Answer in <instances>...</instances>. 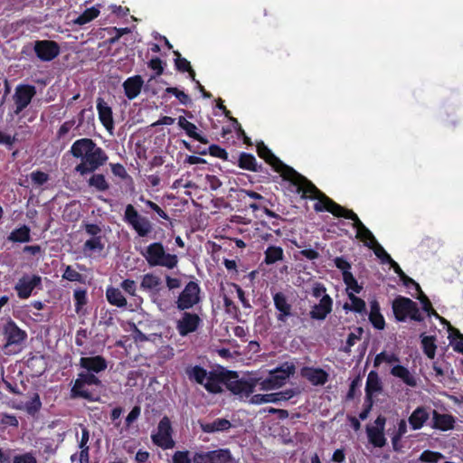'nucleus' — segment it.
Instances as JSON below:
<instances>
[{
  "mask_svg": "<svg viewBox=\"0 0 463 463\" xmlns=\"http://www.w3.org/2000/svg\"><path fill=\"white\" fill-rule=\"evenodd\" d=\"M100 379L94 373H90L88 371L81 372L78 374L77 379L75 380L71 392L72 398H82L89 402H97L99 401V397L94 396V394L84 389L85 385H95L101 386Z\"/></svg>",
  "mask_w": 463,
  "mask_h": 463,
  "instance_id": "39448f33",
  "label": "nucleus"
},
{
  "mask_svg": "<svg viewBox=\"0 0 463 463\" xmlns=\"http://www.w3.org/2000/svg\"><path fill=\"white\" fill-rule=\"evenodd\" d=\"M333 310V299L329 295H324L319 303L315 304L310 311L309 317L313 320H325Z\"/></svg>",
  "mask_w": 463,
  "mask_h": 463,
  "instance_id": "4be33fe9",
  "label": "nucleus"
},
{
  "mask_svg": "<svg viewBox=\"0 0 463 463\" xmlns=\"http://www.w3.org/2000/svg\"><path fill=\"white\" fill-rule=\"evenodd\" d=\"M420 344L424 354L430 358L434 359L436 354V337L433 335H420Z\"/></svg>",
  "mask_w": 463,
  "mask_h": 463,
  "instance_id": "a19ab883",
  "label": "nucleus"
},
{
  "mask_svg": "<svg viewBox=\"0 0 463 463\" xmlns=\"http://www.w3.org/2000/svg\"><path fill=\"white\" fill-rule=\"evenodd\" d=\"M31 179L35 184L43 185L49 180V175L43 171L37 170L31 174Z\"/></svg>",
  "mask_w": 463,
  "mask_h": 463,
  "instance_id": "774afa93",
  "label": "nucleus"
},
{
  "mask_svg": "<svg viewBox=\"0 0 463 463\" xmlns=\"http://www.w3.org/2000/svg\"><path fill=\"white\" fill-rule=\"evenodd\" d=\"M383 390V384L378 373L371 371L367 376L365 385L366 401L373 400V395L376 392H380Z\"/></svg>",
  "mask_w": 463,
  "mask_h": 463,
  "instance_id": "2f4dec72",
  "label": "nucleus"
},
{
  "mask_svg": "<svg viewBox=\"0 0 463 463\" xmlns=\"http://www.w3.org/2000/svg\"><path fill=\"white\" fill-rule=\"evenodd\" d=\"M430 419V413L424 406L417 407L410 415L408 421L414 430L421 429Z\"/></svg>",
  "mask_w": 463,
  "mask_h": 463,
  "instance_id": "c85d7f7f",
  "label": "nucleus"
},
{
  "mask_svg": "<svg viewBox=\"0 0 463 463\" xmlns=\"http://www.w3.org/2000/svg\"><path fill=\"white\" fill-rule=\"evenodd\" d=\"M76 311L87 304V291L85 289H76L73 293Z\"/></svg>",
  "mask_w": 463,
  "mask_h": 463,
  "instance_id": "052dcab7",
  "label": "nucleus"
},
{
  "mask_svg": "<svg viewBox=\"0 0 463 463\" xmlns=\"http://www.w3.org/2000/svg\"><path fill=\"white\" fill-rule=\"evenodd\" d=\"M185 373L189 380L194 381L198 384H203L204 380L207 378L209 373L201 365L188 366L185 369Z\"/></svg>",
  "mask_w": 463,
  "mask_h": 463,
  "instance_id": "58836bf2",
  "label": "nucleus"
},
{
  "mask_svg": "<svg viewBox=\"0 0 463 463\" xmlns=\"http://www.w3.org/2000/svg\"><path fill=\"white\" fill-rule=\"evenodd\" d=\"M85 119H87V122L90 123V121L94 120V113L92 111V107H90V109H83L80 111L78 115V128L83 125Z\"/></svg>",
  "mask_w": 463,
  "mask_h": 463,
  "instance_id": "338daca9",
  "label": "nucleus"
},
{
  "mask_svg": "<svg viewBox=\"0 0 463 463\" xmlns=\"http://www.w3.org/2000/svg\"><path fill=\"white\" fill-rule=\"evenodd\" d=\"M36 94L35 87L33 85H18L14 94V101L15 104L14 113L20 114L31 103L33 98Z\"/></svg>",
  "mask_w": 463,
  "mask_h": 463,
  "instance_id": "dca6fc26",
  "label": "nucleus"
},
{
  "mask_svg": "<svg viewBox=\"0 0 463 463\" xmlns=\"http://www.w3.org/2000/svg\"><path fill=\"white\" fill-rule=\"evenodd\" d=\"M358 335H355L354 333H350L347 335L346 344L344 347L345 353H349L351 351V347L354 346L357 340L360 339L361 335L363 334L364 330L362 327H357Z\"/></svg>",
  "mask_w": 463,
  "mask_h": 463,
  "instance_id": "69168bd1",
  "label": "nucleus"
},
{
  "mask_svg": "<svg viewBox=\"0 0 463 463\" xmlns=\"http://www.w3.org/2000/svg\"><path fill=\"white\" fill-rule=\"evenodd\" d=\"M275 309L277 310V320L280 323H286L288 319L294 316L292 305L288 297L283 292H276L272 296Z\"/></svg>",
  "mask_w": 463,
  "mask_h": 463,
  "instance_id": "aec40b11",
  "label": "nucleus"
},
{
  "mask_svg": "<svg viewBox=\"0 0 463 463\" xmlns=\"http://www.w3.org/2000/svg\"><path fill=\"white\" fill-rule=\"evenodd\" d=\"M165 92L174 95L183 105L186 106L192 103L190 96L175 87H167Z\"/></svg>",
  "mask_w": 463,
  "mask_h": 463,
  "instance_id": "8fccbe9b",
  "label": "nucleus"
},
{
  "mask_svg": "<svg viewBox=\"0 0 463 463\" xmlns=\"http://www.w3.org/2000/svg\"><path fill=\"white\" fill-rule=\"evenodd\" d=\"M442 458L443 455L440 452L427 449L420 454V460L425 463H437Z\"/></svg>",
  "mask_w": 463,
  "mask_h": 463,
  "instance_id": "5fc2aeb1",
  "label": "nucleus"
},
{
  "mask_svg": "<svg viewBox=\"0 0 463 463\" xmlns=\"http://www.w3.org/2000/svg\"><path fill=\"white\" fill-rule=\"evenodd\" d=\"M368 319L375 329L383 330L385 328V319L381 313L380 304L376 299L370 301V312Z\"/></svg>",
  "mask_w": 463,
  "mask_h": 463,
  "instance_id": "cd10ccee",
  "label": "nucleus"
},
{
  "mask_svg": "<svg viewBox=\"0 0 463 463\" xmlns=\"http://www.w3.org/2000/svg\"><path fill=\"white\" fill-rule=\"evenodd\" d=\"M335 266L342 271L343 278L345 274H352L351 263L343 256L335 257L334 260Z\"/></svg>",
  "mask_w": 463,
  "mask_h": 463,
  "instance_id": "13d9d810",
  "label": "nucleus"
},
{
  "mask_svg": "<svg viewBox=\"0 0 463 463\" xmlns=\"http://www.w3.org/2000/svg\"><path fill=\"white\" fill-rule=\"evenodd\" d=\"M282 178L296 186L297 192L302 194V198L317 200L314 204V210L317 213L328 212L335 216L342 209L340 204L322 193L310 180L298 173L294 168H287Z\"/></svg>",
  "mask_w": 463,
  "mask_h": 463,
  "instance_id": "f03ea898",
  "label": "nucleus"
},
{
  "mask_svg": "<svg viewBox=\"0 0 463 463\" xmlns=\"http://www.w3.org/2000/svg\"><path fill=\"white\" fill-rule=\"evenodd\" d=\"M296 367L293 363L285 362L272 370L269 376L260 383L262 390H274L283 386L290 375L295 373Z\"/></svg>",
  "mask_w": 463,
  "mask_h": 463,
  "instance_id": "6e6552de",
  "label": "nucleus"
},
{
  "mask_svg": "<svg viewBox=\"0 0 463 463\" xmlns=\"http://www.w3.org/2000/svg\"><path fill=\"white\" fill-rule=\"evenodd\" d=\"M238 166L243 170L251 172L262 171V165H258L255 156L252 154L241 152L238 157Z\"/></svg>",
  "mask_w": 463,
  "mask_h": 463,
  "instance_id": "72a5a7b5",
  "label": "nucleus"
},
{
  "mask_svg": "<svg viewBox=\"0 0 463 463\" xmlns=\"http://www.w3.org/2000/svg\"><path fill=\"white\" fill-rule=\"evenodd\" d=\"M97 110L101 124L107 130L111 131L114 128L112 109L102 98L97 99Z\"/></svg>",
  "mask_w": 463,
  "mask_h": 463,
  "instance_id": "393cba45",
  "label": "nucleus"
},
{
  "mask_svg": "<svg viewBox=\"0 0 463 463\" xmlns=\"http://www.w3.org/2000/svg\"><path fill=\"white\" fill-rule=\"evenodd\" d=\"M173 463H192L193 458H190L188 450L175 451L172 457Z\"/></svg>",
  "mask_w": 463,
  "mask_h": 463,
  "instance_id": "e2e57ef3",
  "label": "nucleus"
},
{
  "mask_svg": "<svg viewBox=\"0 0 463 463\" xmlns=\"http://www.w3.org/2000/svg\"><path fill=\"white\" fill-rule=\"evenodd\" d=\"M335 216L353 221V227L356 230V238L362 241L368 248L373 247V244L376 243L377 241L373 232L362 222L354 211L342 206V209Z\"/></svg>",
  "mask_w": 463,
  "mask_h": 463,
  "instance_id": "1a4fd4ad",
  "label": "nucleus"
},
{
  "mask_svg": "<svg viewBox=\"0 0 463 463\" xmlns=\"http://www.w3.org/2000/svg\"><path fill=\"white\" fill-rule=\"evenodd\" d=\"M177 119L178 126L184 130L185 134L189 137L194 138L202 144L209 143V140L205 137L197 132V127L194 123L188 121L184 116H180Z\"/></svg>",
  "mask_w": 463,
  "mask_h": 463,
  "instance_id": "7c9ffc66",
  "label": "nucleus"
},
{
  "mask_svg": "<svg viewBox=\"0 0 463 463\" xmlns=\"http://www.w3.org/2000/svg\"><path fill=\"white\" fill-rule=\"evenodd\" d=\"M206 383H203L205 390L213 394H218L222 392L221 384H224L225 372L211 371L206 378Z\"/></svg>",
  "mask_w": 463,
  "mask_h": 463,
  "instance_id": "a878e982",
  "label": "nucleus"
},
{
  "mask_svg": "<svg viewBox=\"0 0 463 463\" xmlns=\"http://www.w3.org/2000/svg\"><path fill=\"white\" fill-rule=\"evenodd\" d=\"M347 296L351 304L349 305L348 303H345L344 305V309L351 310L359 314L366 313V304L364 299L355 296L354 293H347Z\"/></svg>",
  "mask_w": 463,
  "mask_h": 463,
  "instance_id": "79ce46f5",
  "label": "nucleus"
},
{
  "mask_svg": "<svg viewBox=\"0 0 463 463\" xmlns=\"http://www.w3.org/2000/svg\"><path fill=\"white\" fill-rule=\"evenodd\" d=\"M264 263L267 265H272L284 259V250L279 246L270 245L264 251Z\"/></svg>",
  "mask_w": 463,
  "mask_h": 463,
  "instance_id": "ea45409f",
  "label": "nucleus"
},
{
  "mask_svg": "<svg viewBox=\"0 0 463 463\" xmlns=\"http://www.w3.org/2000/svg\"><path fill=\"white\" fill-rule=\"evenodd\" d=\"M83 249L85 250H102L104 249V244L101 241V237L87 240L83 245Z\"/></svg>",
  "mask_w": 463,
  "mask_h": 463,
  "instance_id": "680f3d73",
  "label": "nucleus"
},
{
  "mask_svg": "<svg viewBox=\"0 0 463 463\" xmlns=\"http://www.w3.org/2000/svg\"><path fill=\"white\" fill-rule=\"evenodd\" d=\"M99 9L96 6L87 8L74 20V24L78 25H84L97 18L99 15Z\"/></svg>",
  "mask_w": 463,
  "mask_h": 463,
  "instance_id": "37998d69",
  "label": "nucleus"
},
{
  "mask_svg": "<svg viewBox=\"0 0 463 463\" xmlns=\"http://www.w3.org/2000/svg\"><path fill=\"white\" fill-rule=\"evenodd\" d=\"M157 429V434L152 436L153 442L164 449L172 448L174 446V441L172 440L173 430L171 421L167 416L160 420Z\"/></svg>",
  "mask_w": 463,
  "mask_h": 463,
  "instance_id": "a211bd4d",
  "label": "nucleus"
},
{
  "mask_svg": "<svg viewBox=\"0 0 463 463\" xmlns=\"http://www.w3.org/2000/svg\"><path fill=\"white\" fill-rule=\"evenodd\" d=\"M7 240L13 243L30 242L32 241L30 227L26 224L20 225L9 233Z\"/></svg>",
  "mask_w": 463,
  "mask_h": 463,
  "instance_id": "473e14b6",
  "label": "nucleus"
},
{
  "mask_svg": "<svg viewBox=\"0 0 463 463\" xmlns=\"http://www.w3.org/2000/svg\"><path fill=\"white\" fill-rule=\"evenodd\" d=\"M201 323L202 319L199 315L184 310L181 318L176 322V330L181 336H186L197 331Z\"/></svg>",
  "mask_w": 463,
  "mask_h": 463,
  "instance_id": "f3484780",
  "label": "nucleus"
},
{
  "mask_svg": "<svg viewBox=\"0 0 463 463\" xmlns=\"http://www.w3.org/2000/svg\"><path fill=\"white\" fill-rule=\"evenodd\" d=\"M407 432V422L404 419H401L398 420L397 429H393L391 432V430H388V434L392 436V445L394 451H400L402 449L401 440L402 438Z\"/></svg>",
  "mask_w": 463,
  "mask_h": 463,
  "instance_id": "f704fd0d",
  "label": "nucleus"
},
{
  "mask_svg": "<svg viewBox=\"0 0 463 463\" xmlns=\"http://www.w3.org/2000/svg\"><path fill=\"white\" fill-rule=\"evenodd\" d=\"M201 430L205 433H214L228 430L232 424L226 419H216L213 422L200 423Z\"/></svg>",
  "mask_w": 463,
  "mask_h": 463,
  "instance_id": "e433bc0d",
  "label": "nucleus"
},
{
  "mask_svg": "<svg viewBox=\"0 0 463 463\" xmlns=\"http://www.w3.org/2000/svg\"><path fill=\"white\" fill-rule=\"evenodd\" d=\"M176 58L175 59V66L178 71L186 72L191 70V63L185 58L182 57L178 51L174 52Z\"/></svg>",
  "mask_w": 463,
  "mask_h": 463,
  "instance_id": "864d4df0",
  "label": "nucleus"
},
{
  "mask_svg": "<svg viewBox=\"0 0 463 463\" xmlns=\"http://www.w3.org/2000/svg\"><path fill=\"white\" fill-rule=\"evenodd\" d=\"M62 278L66 280L74 282L79 281L80 282L82 280V275L79 273L77 270L72 269L71 266H67L63 274Z\"/></svg>",
  "mask_w": 463,
  "mask_h": 463,
  "instance_id": "0e129e2a",
  "label": "nucleus"
},
{
  "mask_svg": "<svg viewBox=\"0 0 463 463\" xmlns=\"http://www.w3.org/2000/svg\"><path fill=\"white\" fill-rule=\"evenodd\" d=\"M139 201L145 203V205L150 208L152 211H154L163 220L170 221L169 215L156 203L146 199L144 195L139 197Z\"/></svg>",
  "mask_w": 463,
  "mask_h": 463,
  "instance_id": "09e8293b",
  "label": "nucleus"
},
{
  "mask_svg": "<svg viewBox=\"0 0 463 463\" xmlns=\"http://www.w3.org/2000/svg\"><path fill=\"white\" fill-rule=\"evenodd\" d=\"M160 284L158 277L153 274H146L141 281V287L146 289H154Z\"/></svg>",
  "mask_w": 463,
  "mask_h": 463,
  "instance_id": "6e6d98bb",
  "label": "nucleus"
},
{
  "mask_svg": "<svg viewBox=\"0 0 463 463\" xmlns=\"http://www.w3.org/2000/svg\"><path fill=\"white\" fill-rule=\"evenodd\" d=\"M369 248L373 250L376 257L378 259H380V260L383 263H388L391 266L395 261L394 260H392V258L390 256V254L387 253V251L383 249V247L378 243V241H376L375 244L373 243V247H369Z\"/></svg>",
  "mask_w": 463,
  "mask_h": 463,
  "instance_id": "de8ad7c7",
  "label": "nucleus"
},
{
  "mask_svg": "<svg viewBox=\"0 0 463 463\" xmlns=\"http://www.w3.org/2000/svg\"><path fill=\"white\" fill-rule=\"evenodd\" d=\"M201 288L196 281H189L175 301L176 308L184 311L193 308L201 302Z\"/></svg>",
  "mask_w": 463,
  "mask_h": 463,
  "instance_id": "9d476101",
  "label": "nucleus"
},
{
  "mask_svg": "<svg viewBox=\"0 0 463 463\" xmlns=\"http://www.w3.org/2000/svg\"><path fill=\"white\" fill-rule=\"evenodd\" d=\"M383 362H385L387 364L399 363L400 358L395 354H388L385 351H383L380 354H376L373 361V366L379 367Z\"/></svg>",
  "mask_w": 463,
  "mask_h": 463,
  "instance_id": "49530a36",
  "label": "nucleus"
},
{
  "mask_svg": "<svg viewBox=\"0 0 463 463\" xmlns=\"http://www.w3.org/2000/svg\"><path fill=\"white\" fill-rule=\"evenodd\" d=\"M143 84L144 80L139 75L128 78L123 83L126 97L130 100L136 99L139 95Z\"/></svg>",
  "mask_w": 463,
  "mask_h": 463,
  "instance_id": "bb28decb",
  "label": "nucleus"
},
{
  "mask_svg": "<svg viewBox=\"0 0 463 463\" xmlns=\"http://www.w3.org/2000/svg\"><path fill=\"white\" fill-rule=\"evenodd\" d=\"M257 153L258 156L271 165L274 171L279 173L281 177L285 175L287 168L291 167L284 164L278 156H276L263 142L257 144Z\"/></svg>",
  "mask_w": 463,
  "mask_h": 463,
  "instance_id": "6ab92c4d",
  "label": "nucleus"
},
{
  "mask_svg": "<svg viewBox=\"0 0 463 463\" xmlns=\"http://www.w3.org/2000/svg\"><path fill=\"white\" fill-rule=\"evenodd\" d=\"M33 52L42 61H51L61 52L58 43L52 40H37L33 43Z\"/></svg>",
  "mask_w": 463,
  "mask_h": 463,
  "instance_id": "4468645a",
  "label": "nucleus"
},
{
  "mask_svg": "<svg viewBox=\"0 0 463 463\" xmlns=\"http://www.w3.org/2000/svg\"><path fill=\"white\" fill-rule=\"evenodd\" d=\"M232 458L229 449H219L210 451L195 452L193 455V463H231Z\"/></svg>",
  "mask_w": 463,
  "mask_h": 463,
  "instance_id": "ddd939ff",
  "label": "nucleus"
},
{
  "mask_svg": "<svg viewBox=\"0 0 463 463\" xmlns=\"http://www.w3.org/2000/svg\"><path fill=\"white\" fill-rule=\"evenodd\" d=\"M456 418L452 414L439 413L436 410L432 411L431 428L441 431L454 430Z\"/></svg>",
  "mask_w": 463,
  "mask_h": 463,
  "instance_id": "b1692460",
  "label": "nucleus"
},
{
  "mask_svg": "<svg viewBox=\"0 0 463 463\" xmlns=\"http://www.w3.org/2000/svg\"><path fill=\"white\" fill-rule=\"evenodd\" d=\"M391 268L399 276L405 287H410L411 285L416 290H420V286L414 279L408 277L396 261L391 265Z\"/></svg>",
  "mask_w": 463,
  "mask_h": 463,
  "instance_id": "c03bdc74",
  "label": "nucleus"
},
{
  "mask_svg": "<svg viewBox=\"0 0 463 463\" xmlns=\"http://www.w3.org/2000/svg\"><path fill=\"white\" fill-rule=\"evenodd\" d=\"M12 463H38L33 452L16 454L12 458Z\"/></svg>",
  "mask_w": 463,
  "mask_h": 463,
  "instance_id": "bf43d9fd",
  "label": "nucleus"
},
{
  "mask_svg": "<svg viewBox=\"0 0 463 463\" xmlns=\"http://www.w3.org/2000/svg\"><path fill=\"white\" fill-rule=\"evenodd\" d=\"M391 374L401 379L406 385L410 387H415L417 385L415 377L411 373L409 369L403 365H394L391 369Z\"/></svg>",
  "mask_w": 463,
  "mask_h": 463,
  "instance_id": "c9c22d12",
  "label": "nucleus"
},
{
  "mask_svg": "<svg viewBox=\"0 0 463 463\" xmlns=\"http://www.w3.org/2000/svg\"><path fill=\"white\" fill-rule=\"evenodd\" d=\"M42 288V278L37 274H24L14 287L20 299H27L35 288Z\"/></svg>",
  "mask_w": 463,
  "mask_h": 463,
  "instance_id": "9b49d317",
  "label": "nucleus"
},
{
  "mask_svg": "<svg viewBox=\"0 0 463 463\" xmlns=\"http://www.w3.org/2000/svg\"><path fill=\"white\" fill-rule=\"evenodd\" d=\"M208 153L213 157H217L224 161L229 160L228 152L224 148L221 147L219 145H211L208 147Z\"/></svg>",
  "mask_w": 463,
  "mask_h": 463,
  "instance_id": "4d7b16f0",
  "label": "nucleus"
},
{
  "mask_svg": "<svg viewBox=\"0 0 463 463\" xmlns=\"http://www.w3.org/2000/svg\"><path fill=\"white\" fill-rule=\"evenodd\" d=\"M392 308L398 322H405L408 318L416 322L424 321L417 303L409 298L397 296L392 300Z\"/></svg>",
  "mask_w": 463,
  "mask_h": 463,
  "instance_id": "20e7f679",
  "label": "nucleus"
},
{
  "mask_svg": "<svg viewBox=\"0 0 463 463\" xmlns=\"http://www.w3.org/2000/svg\"><path fill=\"white\" fill-rule=\"evenodd\" d=\"M385 423L386 418L383 415H379L374 420V426H366L368 440L375 448H383L386 445Z\"/></svg>",
  "mask_w": 463,
  "mask_h": 463,
  "instance_id": "2eb2a0df",
  "label": "nucleus"
},
{
  "mask_svg": "<svg viewBox=\"0 0 463 463\" xmlns=\"http://www.w3.org/2000/svg\"><path fill=\"white\" fill-rule=\"evenodd\" d=\"M80 366L94 374L104 372L108 368V361L102 355L83 356L80 359Z\"/></svg>",
  "mask_w": 463,
  "mask_h": 463,
  "instance_id": "412c9836",
  "label": "nucleus"
},
{
  "mask_svg": "<svg viewBox=\"0 0 463 463\" xmlns=\"http://www.w3.org/2000/svg\"><path fill=\"white\" fill-rule=\"evenodd\" d=\"M106 298L110 305L117 307H125L128 304L122 292L111 286L106 289Z\"/></svg>",
  "mask_w": 463,
  "mask_h": 463,
  "instance_id": "4c0bfd02",
  "label": "nucleus"
},
{
  "mask_svg": "<svg viewBox=\"0 0 463 463\" xmlns=\"http://www.w3.org/2000/svg\"><path fill=\"white\" fill-rule=\"evenodd\" d=\"M302 375L313 385H324L328 381V373L322 368H308L302 370Z\"/></svg>",
  "mask_w": 463,
  "mask_h": 463,
  "instance_id": "c756f323",
  "label": "nucleus"
},
{
  "mask_svg": "<svg viewBox=\"0 0 463 463\" xmlns=\"http://www.w3.org/2000/svg\"><path fill=\"white\" fill-rule=\"evenodd\" d=\"M224 385L233 394L250 395L254 392V385L243 379H239L236 372L226 371Z\"/></svg>",
  "mask_w": 463,
  "mask_h": 463,
  "instance_id": "f8f14e48",
  "label": "nucleus"
},
{
  "mask_svg": "<svg viewBox=\"0 0 463 463\" xmlns=\"http://www.w3.org/2000/svg\"><path fill=\"white\" fill-rule=\"evenodd\" d=\"M344 283L346 286L347 293L360 294L363 290V286L360 285L353 274H345L343 278Z\"/></svg>",
  "mask_w": 463,
  "mask_h": 463,
  "instance_id": "a18cd8bd",
  "label": "nucleus"
},
{
  "mask_svg": "<svg viewBox=\"0 0 463 463\" xmlns=\"http://www.w3.org/2000/svg\"><path fill=\"white\" fill-rule=\"evenodd\" d=\"M3 335L5 340L4 349L8 350L5 354L11 351H14V353L20 351L22 345L27 338L26 331L21 329L11 318L3 326Z\"/></svg>",
  "mask_w": 463,
  "mask_h": 463,
  "instance_id": "0eeeda50",
  "label": "nucleus"
},
{
  "mask_svg": "<svg viewBox=\"0 0 463 463\" xmlns=\"http://www.w3.org/2000/svg\"><path fill=\"white\" fill-rule=\"evenodd\" d=\"M123 221L128 224L139 237H147L153 231L152 222L145 216H142L135 206L127 204L123 215Z\"/></svg>",
  "mask_w": 463,
  "mask_h": 463,
  "instance_id": "423d86ee",
  "label": "nucleus"
},
{
  "mask_svg": "<svg viewBox=\"0 0 463 463\" xmlns=\"http://www.w3.org/2000/svg\"><path fill=\"white\" fill-rule=\"evenodd\" d=\"M294 392L292 390H286L284 392L268 393V394H254L250 398V403L262 404V403H277L280 401H288L293 397Z\"/></svg>",
  "mask_w": 463,
  "mask_h": 463,
  "instance_id": "5701e85b",
  "label": "nucleus"
},
{
  "mask_svg": "<svg viewBox=\"0 0 463 463\" xmlns=\"http://www.w3.org/2000/svg\"><path fill=\"white\" fill-rule=\"evenodd\" d=\"M150 267H165L172 269L177 266L178 258L175 254L168 253L162 242H152L140 250Z\"/></svg>",
  "mask_w": 463,
  "mask_h": 463,
  "instance_id": "7ed1b4c3",
  "label": "nucleus"
},
{
  "mask_svg": "<svg viewBox=\"0 0 463 463\" xmlns=\"http://www.w3.org/2000/svg\"><path fill=\"white\" fill-rule=\"evenodd\" d=\"M164 65L165 63L159 57H154L147 62L148 68L155 71V75L152 76L151 79H155L163 74Z\"/></svg>",
  "mask_w": 463,
  "mask_h": 463,
  "instance_id": "603ef678",
  "label": "nucleus"
},
{
  "mask_svg": "<svg viewBox=\"0 0 463 463\" xmlns=\"http://www.w3.org/2000/svg\"><path fill=\"white\" fill-rule=\"evenodd\" d=\"M75 158L81 161L75 166V172L81 176L93 174L88 180L90 187L95 188L98 192L109 190V184L103 174H95L100 166L104 165L109 159L106 152L90 138H80L76 140L70 150Z\"/></svg>",
  "mask_w": 463,
  "mask_h": 463,
  "instance_id": "f257e3e1",
  "label": "nucleus"
},
{
  "mask_svg": "<svg viewBox=\"0 0 463 463\" xmlns=\"http://www.w3.org/2000/svg\"><path fill=\"white\" fill-rule=\"evenodd\" d=\"M42 407V402L38 393H34L32 399L26 402L25 409L30 415H34L40 411Z\"/></svg>",
  "mask_w": 463,
  "mask_h": 463,
  "instance_id": "3c124183",
  "label": "nucleus"
}]
</instances>
